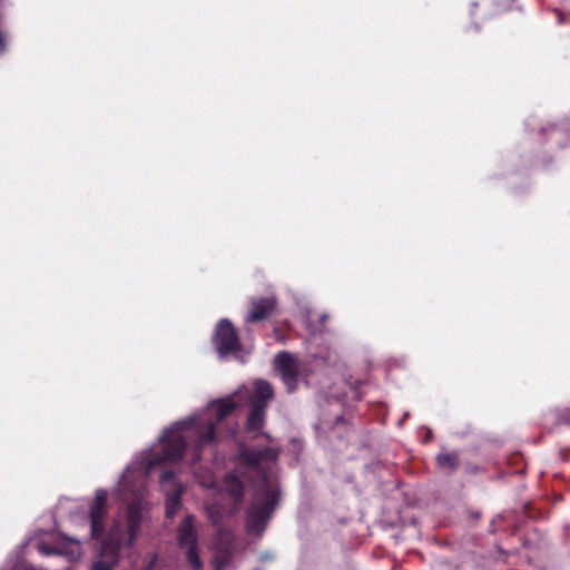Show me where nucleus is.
Returning <instances> with one entry per match:
<instances>
[{
    "mask_svg": "<svg viewBox=\"0 0 570 570\" xmlns=\"http://www.w3.org/2000/svg\"><path fill=\"white\" fill-rule=\"evenodd\" d=\"M254 389L253 396L249 390L243 386L226 399L210 402L202 412L187 420L176 422L159 438L155 448L140 453L147 461L146 470H153L164 461H179L187 445L194 448V460L198 461L202 449L215 441L217 424L239 406L242 400L248 399L252 407L247 420L248 430L253 432L261 430L267 403L273 399L274 391L264 380L255 381Z\"/></svg>",
    "mask_w": 570,
    "mask_h": 570,
    "instance_id": "nucleus-1",
    "label": "nucleus"
},
{
    "mask_svg": "<svg viewBox=\"0 0 570 570\" xmlns=\"http://www.w3.org/2000/svg\"><path fill=\"white\" fill-rule=\"evenodd\" d=\"M146 465V459L138 454L125 470L116 492L119 495L130 492L137 502L128 505L126 530L122 531L119 523L110 530L109 540L102 544L101 558L94 562L91 570H114L118 550L134 544L142 520L140 499L145 492V480L151 471H147Z\"/></svg>",
    "mask_w": 570,
    "mask_h": 570,
    "instance_id": "nucleus-2",
    "label": "nucleus"
},
{
    "mask_svg": "<svg viewBox=\"0 0 570 570\" xmlns=\"http://www.w3.org/2000/svg\"><path fill=\"white\" fill-rule=\"evenodd\" d=\"M266 454V451H243L238 459L237 474H230L224 481L225 491L238 501L242 499L244 491V481L239 479L238 474L243 475V470H246L248 475L257 478L254 499L247 513L246 527L249 533L258 537L265 531L268 519L278 502V489L268 480L261 468Z\"/></svg>",
    "mask_w": 570,
    "mask_h": 570,
    "instance_id": "nucleus-3",
    "label": "nucleus"
},
{
    "mask_svg": "<svg viewBox=\"0 0 570 570\" xmlns=\"http://www.w3.org/2000/svg\"><path fill=\"white\" fill-rule=\"evenodd\" d=\"M178 544L186 550V558L194 570H200L203 562L197 551V534L194 529V517L188 514L178 528Z\"/></svg>",
    "mask_w": 570,
    "mask_h": 570,
    "instance_id": "nucleus-4",
    "label": "nucleus"
},
{
    "mask_svg": "<svg viewBox=\"0 0 570 570\" xmlns=\"http://www.w3.org/2000/svg\"><path fill=\"white\" fill-rule=\"evenodd\" d=\"M214 344L220 357H225L239 350V338L229 320L223 318L217 323L214 334Z\"/></svg>",
    "mask_w": 570,
    "mask_h": 570,
    "instance_id": "nucleus-5",
    "label": "nucleus"
},
{
    "mask_svg": "<svg viewBox=\"0 0 570 570\" xmlns=\"http://www.w3.org/2000/svg\"><path fill=\"white\" fill-rule=\"evenodd\" d=\"M275 366L289 393L297 387L301 366L297 358L288 352H281L275 357Z\"/></svg>",
    "mask_w": 570,
    "mask_h": 570,
    "instance_id": "nucleus-6",
    "label": "nucleus"
},
{
    "mask_svg": "<svg viewBox=\"0 0 570 570\" xmlns=\"http://www.w3.org/2000/svg\"><path fill=\"white\" fill-rule=\"evenodd\" d=\"M160 487L166 493V515L173 518L180 507V495L183 487L175 480L173 472H164L160 475Z\"/></svg>",
    "mask_w": 570,
    "mask_h": 570,
    "instance_id": "nucleus-7",
    "label": "nucleus"
},
{
    "mask_svg": "<svg viewBox=\"0 0 570 570\" xmlns=\"http://www.w3.org/2000/svg\"><path fill=\"white\" fill-rule=\"evenodd\" d=\"M107 492L102 489L96 491L95 502L90 509L91 537L98 538L104 530Z\"/></svg>",
    "mask_w": 570,
    "mask_h": 570,
    "instance_id": "nucleus-8",
    "label": "nucleus"
},
{
    "mask_svg": "<svg viewBox=\"0 0 570 570\" xmlns=\"http://www.w3.org/2000/svg\"><path fill=\"white\" fill-rule=\"evenodd\" d=\"M276 306L274 296L253 298L249 303V311L246 322H258L267 318Z\"/></svg>",
    "mask_w": 570,
    "mask_h": 570,
    "instance_id": "nucleus-9",
    "label": "nucleus"
},
{
    "mask_svg": "<svg viewBox=\"0 0 570 570\" xmlns=\"http://www.w3.org/2000/svg\"><path fill=\"white\" fill-rule=\"evenodd\" d=\"M38 551L43 556L58 554L65 556L69 561L76 560L81 554V546L78 540L68 539L67 547L56 544L53 547L46 542L38 544Z\"/></svg>",
    "mask_w": 570,
    "mask_h": 570,
    "instance_id": "nucleus-10",
    "label": "nucleus"
},
{
    "mask_svg": "<svg viewBox=\"0 0 570 570\" xmlns=\"http://www.w3.org/2000/svg\"><path fill=\"white\" fill-rule=\"evenodd\" d=\"M438 463L441 468L452 470L458 464V455L455 453L439 454Z\"/></svg>",
    "mask_w": 570,
    "mask_h": 570,
    "instance_id": "nucleus-11",
    "label": "nucleus"
},
{
    "mask_svg": "<svg viewBox=\"0 0 570 570\" xmlns=\"http://www.w3.org/2000/svg\"><path fill=\"white\" fill-rule=\"evenodd\" d=\"M199 482L205 488H212L215 485V480L212 474H208L206 478L200 479Z\"/></svg>",
    "mask_w": 570,
    "mask_h": 570,
    "instance_id": "nucleus-12",
    "label": "nucleus"
},
{
    "mask_svg": "<svg viewBox=\"0 0 570 570\" xmlns=\"http://www.w3.org/2000/svg\"><path fill=\"white\" fill-rule=\"evenodd\" d=\"M216 570H222V568L227 564L228 560L227 558H222V560L218 559V557L216 558Z\"/></svg>",
    "mask_w": 570,
    "mask_h": 570,
    "instance_id": "nucleus-13",
    "label": "nucleus"
},
{
    "mask_svg": "<svg viewBox=\"0 0 570 570\" xmlns=\"http://www.w3.org/2000/svg\"><path fill=\"white\" fill-rule=\"evenodd\" d=\"M6 48H7L6 37L0 31V53H2L6 50Z\"/></svg>",
    "mask_w": 570,
    "mask_h": 570,
    "instance_id": "nucleus-14",
    "label": "nucleus"
},
{
    "mask_svg": "<svg viewBox=\"0 0 570 570\" xmlns=\"http://www.w3.org/2000/svg\"><path fill=\"white\" fill-rule=\"evenodd\" d=\"M564 421L570 424V407L567 410V413L564 415Z\"/></svg>",
    "mask_w": 570,
    "mask_h": 570,
    "instance_id": "nucleus-15",
    "label": "nucleus"
}]
</instances>
